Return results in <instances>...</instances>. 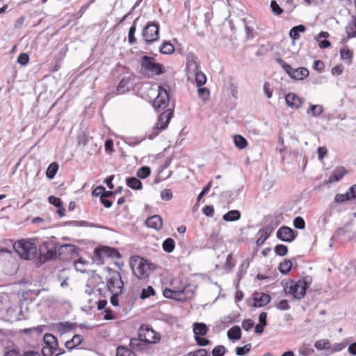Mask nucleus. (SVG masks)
I'll return each instance as SVG.
<instances>
[{
    "label": "nucleus",
    "instance_id": "680f3d73",
    "mask_svg": "<svg viewBox=\"0 0 356 356\" xmlns=\"http://www.w3.org/2000/svg\"><path fill=\"white\" fill-rule=\"evenodd\" d=\"M29 60V57L28 54L25 53H22L19 55L17 58V63L20 65H25L28 63Z\"/></svg>",
    "mask_w": 356,
    "mask_h": 356
},
{
    "label": "nucleus",
    "instance_id": "8fccbe9b",
    "mask_svg": "<svg viewBox=\"0 0 356 356\" xmlns=\"http://www.w3.org/2000/svg\"><path fill=\"white\" fill-rule=\"evenodd\" d=\"M270 8L273 13L275 15H280L282 13L283 10L280 5L275 0H272L270 2Z\"/></svg>",
    "mask_w": 356,
    "mask_h": 356
},
{
    "label": "nucleus",
    "instance_id": "69168bd1",
    "mask_svg": "<svg viewBox=\"0 0 356 356\" xmlns=\"http://www.w3.org/2000/svg\"><path fill=\"white\" fill-rule=\"evenodd\" d=\"M211 186V182H209L208 184L202 189L197 197V202H200V200L209 191Z\"/></svg>",
    "mask_w": 356,
    "mask_h": 356
},
{
    "label": "nucleus",
    "instance_id": "a878e982",
    "mask_svg": "<svg viewBox=\"0 0 356 356\" xmlns=\"http://www.w3.org/2000/svg\"><path fill=\"white\" fill-rule=\"evenodd\" d=\"M241 213L238 210H231L223 215L222 219L227 222H233L239 220Z\"/></svg>",
    "mask_w": 356,
    "mask_h": 356
},
{
    "label": "nucleus",
    "instance_id": "7c9ffc66",
    "mask_svg": "<svg viewBox=\"0 0 356 356\" xmlns=\"http://www.w3.org/2000/svg\"><path fill=\"white\" fill-rule=\"evenodd\" d=\"M234 143L238 149H243L248 145L246 139L241 135H236L234 137Z\"/></svg>",
    "mask_w": 356,
    "mask_h": 356
},
{
    "label": "nucleus",
    "instance_id": "4c0bfd02",
    "mask_svg": "<svg viewBox=\"0 0 356 356\" xmlns=\"http://www.w3.org/2000/svg\"><path fill=\"white\" fill-rule=\"evenodd\" d=\"M194 286L192 285H186L181 290L183 299L191 298L194 293Z\"/></svg>",
    "mask_w": 356,
    "mask_h": 356
},
{
    "label": "nucleus",
    "instance_id": "cd10ccee",
    "mask_svg": "<svg viewBox=\"0 0 356 356\" xmlns=\"http://www.w3.org/2000/svg\"><path fill=\"white\" fill-rule=\"evenodd\" d=\"M271 232H272V229L269 227H264V228L261 229L259 232V234H260V236L257 241V245L263 244L265 242V241L269 237Z\"/></svg>",
    "mask_w": 356,
    "mask_h": 356
},
{
    "label": "nucleus",
    "instance_id": "2f4dec72",
    "mask_svg": "<svg viewBox=\"0 0 356 356\" xmlns=\"http://www.w3.org/2000/svg\"><path fill=\"white\" fill-rule=\"evenodd\" d=\"M162 246L165 252L170 253L175 249V241L172 238H168L163 242Z\"/></svg>",
    "mask_w": 356,
    "mask_h": 356
},
{
    "label": "nucleus",
    "instance_id": "58836bf2",
    "mask_svg": "<svg viewBox=\"0 0 356 356\" xmlns=\"http://www.w3.org/2000/svg\"><path fill=\"white\" fill-rule=\"evenodd\" d=\"M88 261L84 260L82 258H80L74 261V265L77 271H79L82 273H84L86 271V268H80V266H88Z\"/></svg>",
    "mask_w": 356,
    "mask_h": 356
},
{
    "label": "nucleus",
    "instance_id": "c756f323",
    "mask_svg": "<svg viewBox=\"0 0 356 356\" xmlns=\"http://www.w3.org/2000/svg\"><path fill=\"white\" fill-rule=\"evenodd\" d=\"M58 170V164L56 162L51 163L47 168L46 176L49 179H52Z\"/></svg>",
    "mask_w": 356,
    "mask_h": 356
},
{
    "label": "nucleus",
    "instance_id": "5fc2aeb1",
    "mask_svg": "<svg viewBox=\"0 0 356 356\" xmlns=\"http://www.w3.org/2000/svg\"><path fill=\"white\" fill-rule=\"evenodd\" d=\"M184 356H209L208 352L205 349H198L195 351H191Z\"/></svg>",
    "mask_w": 356,
    "mask_h": 356
},
{
    "label": "nucleus",
    "instance_id": "39448f33",
    "mask_svg": "<svg viewBox=\"0 0 356 356\" xmlns=\"http://www.w3.org/2000/svg\"><path fill=\"white\" fill-rule=\"evenodd\" d=\"M130 266L133 273L138 279L148 276L150 265L143 258L138 256L134 257L130 262Z\"/></svg>",
    "mask_w": 356,
    "mask_h": 356
},
{
    "label": "nucleus",
    "instance_id": "13d9d810",
    "mask_svg": "<svg viewBox=\"0 0 356 356\" xmlns=\"http://www.w3.org/2000/svg\"><path fill=\"white\" fill-rule=\"evenodd\" d=\"M254 321L251 319H245L242 322V327L247 332H249L254 327Z\"/></svg>",
    "mask_w": 356,
    "mask_h": 356
},
{
    "label": "nucleus",
    "instance_id": "ddd939ff",
    "mask_svg": "<svg viewBox=\"0 0 356 356\" xmlns=\"http://www.w3.org/2000/svg\"><path fill=\"white\" fill-rule=\"evenodd\" d=\"M186 70L188 79L193 80L194 74L199 72L197 58L194 54H189L186 58Z\"/></svg>",
    "mask_w": 356,
    "mask_h": 356
},
{
    "label": "nucleus",
    "instance_id": "0eeeda50",
    "mask_svg": "<svg viewBox=\"0 0 356 356\" xmlns=\"http://www.w3.org/2000/svg\"><path fill=\"white\" fill-rule=\"evenodd\" d=\"M134 76L131 72L125 73L121 78L116 89L112 92V96L123 95L134 88Z\"/></svg>",
    "mask_w": 356,
    "mask_h": 356
},
{
    "label": "nucleus",
    "instance_id": "e2e57ef3",
    "mask_svg": "<svg viewBox=\"0 0 356 356\" xmlns=\"http://www.w3.org/2000/svg\"><path fill=\"white\" fill-rule=\"evenodd\" d=\"M340 53L341 58L343 60L350 59L353 56V52L349 49H343Z\"/></svg>",
    "mask_w": 356,
    "mask_h": 356
},
{
    "label": "nucleus",
    "instance_id": "864d4df0",
    "mask_svg": "<svg viewBox=\"0 0 356 356\" xmlns=\"http://www.w3.org/2000/svg\"><path fill=\"white\" fill-rule=\"evenodd\" d=\"M275 307L277 309L281 311H286L290 309V305L288 302V300L285 299L280 300L278 303L275 305Z\"/></svg>",
    "mask_w": 356,
    "mask_h": 356
},
{
    "label": "nucleus",
    "instance_id": "09e8293b",
    "mask_svg": "<svg viewBox=\"0 0 356 356\" xmlns=\"http://www.w3.org/2000/svg\"><path fill=\"white\" fill-rule=\"evenodd\" d=\"M56 351L57 348H51L47 346H43L42 348V353L44 356H54ZM61 353H58L54 356H58Z\"/></svg>",
    "mask_w": 356,
    "mask_h": 356
},
{
    "label": "nucleus",
    "instance_id": "e433bc0d",
    "mask_svg": "<svg viewBox=\"0 0 356 356\" xmlns=\"http://www.w3.org/2000/svg\"><path fill=\"white\" fill-rule=\"evenodd\" d=\"M292 267V263L290 260L286 259L279 265V270L282 274L288 273Z\"/></svg>",
    "mask_w": 356,
    "mask_h": 356
},
{
    "label": "nucleus",
    "instance_id": "393cba45",
    "mask_svg": "<svg viewBox=\"0 0 356 356\" xmlns=\"http://www.w3.org/2000/svg\"><path fill=\"white\" fill-rule=\"evenodd\" d=\"M227 337L230 340H238L241 338V330L238 325H234L227 331Z\"/></svg>",
    "mask_w": 356,
    "mask_h": 356
},
{
    "label": "nucleus",
    "instance_id": "7ed1b4c3",
    "mask_svg": "<svg viewBox=\"0 0 356 356\" xmlns=\"http://www.w3.org/2000/svg\"><path fill=\"white\" fill-rule=\"evenodd\" d=\"M13 247L19 257L25 260L33 259L37 253L36 245L31 241L19 240L14 244Z\"/></svg>",
    "mask_w": 356,
    "mask_h": 356
},
{
    "label": "nucleus",
    "instance_id": "9b49d317",
    "mask_svg": "<svg viewBox=\"0 0 356 356\" xmlns=\"http://www.w3.org/2000/svg\"><path fill=\"white\" fill-rule=\"evenodd\" d=\"M159 25L156 22L148 23L143 31V37L146 43H152L159 38Z\"/></svg>",
    "mask_w": 356,
    "mask_h": 356
},
{
    "label": "nucleus",
    "instance_id": "79ce46f5",
    "mask_svg": "<svg viewBox=\"0 0 356 356\" xmlns=\"http://www.w3.org/2000/svg\"><path fill=\"white\" fill-rule=\"evenodd\" d=\"M251 348L252 346L250 343H248L243 347H236V353L238 356H244L250 351Z\"/></svg>",
    "mask_w": 356,
    "mask_h": 356
},
{
    "label": "nucleus",
    "instance_id": "412c9836",
    "mask_svg": "<svg viewBox=\"0 0 356 356\" xmlns=\"http://www.w3.org/2000/svg\"><path fill=\"white\" fill-rule=\"evenodd\" d=\"M346 173L347 171L343 167H339L333 170L329 177L328 182L333 183L339 181Z\"/></svg>",
    "mask_w": 356,
    "mask_h": 356
},
{
    "label": "nucleus",
    "instance_id": "6e6d98bb",
    "mask_svg": "<svg viewBox=\"0 0 356 356\" xmlns=\"http://www.w3.org/2000/svg\"><path fill=\"white\" fill-rule=\"evenodd\" d=\"M161 197L163 200L169 201L172 198V192L170 189H164L161 192Z\"/></svg>",
    "mask_w": 356,
    "mask_h": 356
},
{
    "label": "nucleus",
    "instance_id": "3c124183",
    "mask_svg": "<svg viewBox=\"0 0 356 356\" xmlns=\"http://www.w3.org/2000/svg\"><path fill=\"white\" fill-rule=\"evenodd\" d=\"M293 224L296 228L299 229H302L305 227V220L300 216L296 217L293 220Z\"/></svg>",
    "mask_w": 356,
    "mask_h": 356
},
{
    "label": "nucleus",
    "instance_id": "72a5a7b5",
    "mask_svg": "<svg viewBox=\"0 0 356 356\" xmlns=\"http://www.w3.org/2000/svg\"><path fill=\"white\" fill-rule=\"evenodd\" d=\"M346 31L348 38H356V21L350 22L346 26Z\"/></svg>",
    "mask_w": 356,
    "mask_h": 356
},
{
    "label": "nucleus",
    "instance_id": "338daca9",
    "mask_svg": "<svg viewBox=\"0 0 356 356\" xmlns=\"http://www.w3.org/2000/svg\"><path fill=\"white\" fill-rule=\"evenodd\" d=\"M203 213L207 216H212L214 213V209L213 206L207 205L203 208Z\"/></svg>",
    "mask_w": 356,
    "mask_h": 356
},
{
    "label": "nucleus",
    "instance_id": "052dcab7",
    "mask_svg": "<svg viewBox=\"0 0 356 356\" xmlns=\"http://www.w3.org/2000/svg\"><path fill=\"white\" fill-rule=\"evenodd\" d=\"M48 200L50 204L54 205L57 208H60L63 205V202L60 199L54 195L49 196Z\"/></svg>",
    "mask_w": 356,
    "mask_h": 356
},
{
    "label": "nucleus",
    "instance_id": "2eb2a0df",
    "mask_svg": "<svg viewBox=\"0 0 356 356\" xmlns=\"http://www.w3.org/2000/svg\"><path fill=\"white\" fill-rule=\"evenodd\" d=\"M298 233L287 226H282L277 231V237L284 242H292L297 236Z\"/></svg>",
    "mask_w": 356,
    "mask_h": 356
},
{
    "label": "nucleus",
    "instance_id": "6ab92c4d",
    "mask_svg": "<svg viewBox=\"0 0 356 356\" xmlns=\"http://www.w3.org/2000/svg\"><path fill=\"white\" fill-rule=\"evenodd\" d=\"M147 227L159 230L163 225L162 218L159 215H154L148 218L145 221Z\"/></svg>",
    "mask_w": 356,
    "mask_h": 356
},
{
    "label": "nucleus",
    "instance_id": "c85d7f7f",
    "mask_svg": "<svg viewBox=\"0 0 356 356\" xmlns=\"http://www.w3.org/2000/svg\"><path fill=\"white\" fill-rule=\"evenodd\" d=\"M305 30L306 28L302 24L293 26L289 31V36L293 40H298L300 38L299 33H303Z\"/></svg>",
    "mask_w": 356,
    "mask_h": 356
},
{
    "label": "nucleus",
    "instance_id": "20e7f679",
    "mask_svg": "<svg viewBox=\"0 0 356 356\" xmlns=\"http://www.w3.org/2000/svg\"><path fill=\"white\" fill-rule=\"evenodd\" d=\"M142 70L151 75H160L165 72L161 64L156 62L155 58L147 55L143 56L140 60Z\"/></svg>",
    "mask_w": 356,
    "mask_h": 356
},
{
    "label": "nucleus",
    "instance_id": "bf43d9fd",
    "mask_svg": "<svg viewBox=\"0 0 356 356\" xmlns=\"http://www.w3.org/2000/svg\"><path fill=\"white\" fill-rule=\"evenodd\" d=\"M202 336H194L195 341L197 344L200 346H206L209 344L210 341L209 339L202 337Z\"/></svg>",
    "mask_w": 356,
    "mask_h": 356
},
{
    "label": "nucleus",
    "instance_id": "f03ea898",
    "mask_svg": "<svg viewBox=\"0 0 356 356\" xmlns=\"http://www.w3.org/2000/svg\"><path fill=\"white\" fill-rule=\"evenodd\" d=\"M311 277L307 276L298 281L291 280L286 283L284 291L285 294H291L293 298L301 300L306 295L307 288L312 284Z\"/></svg>",
    "mask_w": 356,
    "mask_h": 356
},
{
    "label": "nucleus",
    "instance_id": "b1692460",
    "mask_svg": "<svg viewBox=\"0 0 356 356\" xmlns=\"http://www.w3.org/2000/svg\"><path fill=\"white\" fill-rule=\"evenodd\" d=\"M323 112V107L320 104H310L307 110V114L309 116L317 118Z\"/></svg>",
    "mask_w": 356,
    "mask_h": 356
},
{
    "label": "nucleus",
    "instance_id": "aec40b11",
    "mask_svg": "<svg viewBox=\"0 0 356 356\" xmlns=\"http://www.w3.org/2000/svg\"><path fill=\"white\" fill-rule=\"evenodd\" d=\"M329 35L327 32L321 31L314 37V40L318 43V46L321 49H325L330 47L331 43L327 40Z\"/></svg>",
    "mask_w": 356,
    "mask_h": 356
},
{
    "label": "nucleus",
    "instance_id": "603ef678",
    "mask_svg": "<svg viewBox=\"0 0 356 356\" xmlns=\"http://www.w3.org/2000/svg\"><path fill=\"white\" fill-rule=\"evenodd\" d=\"M235 263L232 254H229L227 257L226 262L225 264V269L230 271L234 267Z\"/></svg>",
    "mask_w": 356,
    "mask_h": 356
},
{
    "label": "nucleus",
    "instance_id": "f704fd0d",
    "mask_svg": "<svg viewBox=\"0 0 356 356\" xmlns=\"http://www.w3.org/2000/svg\"><path fill=\"white\" fill-rule=\"evenodd\" d=\"M193 80L195 81L197 86L200 87L206 83L207 77L203 72L199 71L194 74Z\"/></svg>",
    "mask_w": 356,
    "mask_h": 356
},
{
    "label": "nucleus",
    "instance_id": "a18cd8bd",
    "mask_svg": "<svg viewBox=\"0 0 356 356\" xmlns=\"http://www.w3.org/2000/svg\"><path fill=\"white\" fill-rule=\"evenodd\" d=\"M314 346L320 350L327 349L330 347V342L327 339H321L315 342Z\"/></svg>",
    "mask_w": 356,
    "mask_h": 356
},
{
    "label": "nucleus",
    "instance_id": "c9c22d12",
    "mask_svg": "<svg viewBox=\"0 0 356 356\" xmlns=\"http://www.w3.org/2000/svg\"><path fill=\"white\" fill-rule=\"evenodd\" d=\"M116 356H136V355L131 349L119 346L116 350Z\"/></svg>",
    "mask_w": 356,
    "mask_h": 356
},
{
    "label": "nucleus",
    "instance_id": "a19ab883",
    "mask_svg": "<svg viewBox=\"0 0 356 356\" xmlns=\"http://www.w3.org/2000/svg\"><path fill=\"white\" fill-rule=\"evenodd\" d=\"M151 170L148 166H143L137 171V176L140 179H145L150 175Z\"/></svg>",
    "mask_w": 356,
    "mask_h": 356
},
{
    "label": "nucleus",
    "instance_id": "473e14b6",
    "mask_svg": "<svg viewBox=\"0 0 356 356\" xmlns=\"http://www.w3.org/2000/svg\"><path fill=\"white\" fill-rule=\"evenodd\" d=\"M159 49L160 52L163 54H170L175 51L173 45L169 42H163Z\"/></svg>",
    "mask_w": 356,
    "mask_h": 356
},
{
    "label": "nucleus",
    "instance_id": "ea45409f",
    "mask_svg": "<svg viewBox=\"0 0 356 356\" xmlns=\"http://www.w3.org/2000/svg\"><path fill=\"white\" fill-rule=\"evenodd\" d=\"M351 195L349 191H347L344 194H337L334 197V201L337 203L344 202L348 200H352Z\"/></svg>",
    "mask_w": 356,
    "mask_h": 356
},
{
    "label": "nucleus",
    "instance_id": "1a4fd4ad",
    "mask_svg": "<svg viewBox=\"0 0 356 356\" xmlns=\"http://www.w3.org/2000/svg\"><path fill=\"white\" fill-rule=\"evenodd\" d=\"M170 89L169 86L164 85L159 86L158 89V95L153 102V106L158 111L161 109L165 108L168 106L170 97L168 90Z\"/></svg>",
    "mask_w": 356,
    "mask_h": 356
},
{
    "label": "nucleus",
    "instance_id": "774afa93",
    "mask_svg": "<svg viewBox=\"0 0 356 356\" xmlns=\"http://www.w3.org/2000/svg\"><path fill=\"white\" fill-rule=\"evenodd\" d=\"M105 150L107 152L113 151V141L112 139H107L104 144Z\"/></svg>",
    "mask_w": 356,
    "mask_h": 356
},
{
    "label": "nucleus",
    "instance_id": "f3484780",
    "mask_svg": "<svg viewBox=\"0 0 356 356\" xmlns=\"http://www.w3.org/2000/svg\"><path fill=\"white\" fill-rule=\"evenodd\" d=\"M286 105L293 109H298L301 107L303 100L293 92H289L285 96Z\"/></svg>",
    "mask_w": 356,
    "mask_h": 356
},
{
    "label": "nucleus",
    "instance_id": "de8ad7c7",
    "mask_svg": "<svg viewBox=\"0 0 356 356\" xmlns=\"http://www.w3.org/2000/svg\"><path fill=\"white\" fill-rule=\"evenodd\" d=\"M155 293L154 289L152 286H149L147 289H143L140 293V298L141 299H146L151 296H154Z\"/></svg>",
    "mask_w": 356,
    "mask_h": 356
},
{
    "label": "nucleus",
    "instance_id": "a211bd4d",
    "mask_svg": "<svg viewBox=\"0 0 356 356\" xmlns=\"http://www.w3.org/2000/svg\"><path fill=\"white\" fill-rule=\"evenodd\" d=\"M271 298L270 295L264 293H255L253 296V306L262 307L270 302Z\"/></svg>",
    "mask_w": 356,
    "mask_h": 356
},
{
    "label": "nucleus",
    "instance_id": "49530a36",
    "mask_svg": "<svg viewBox=\"0 0 356 356\" xmlns=\"http://www.w3.org/2000/svg\"><path fill=\"white\" fill-rule=\"evenodd\" d=\"M274 250L276 254L283 257L287 254L288 248L285 245L279 244L275 247Z\"/></svg>",
    "mask_w": 356,
    "mask_h": 356
},
{
    "label": "nucleus",
    "instance_id": "f257e3e1",
    "mask_svg": "<svg viewBox=\"0 0 356 356\" xmlns=\"http://www.w3.org/2000/svg\"><path fill=\"white\" fill-rule=\"evenodd\" d=\"M160 341V334L147 326H141L138 338H132L129 346L133 350H143L149 344L156 343Z\"/></svg>",
    "mask_w": 356,
    "mask_h": 356
},
{
    "label": "nucleus",
    "instance_id": "c03bdc74",
    "mask_svg": "<svg viewBox=\"0 0 356 356\" xmlns=\"http://www.w3.org/2000/svg\"><path fill=\"white\" fill-rule=\"evenodd\" d=\"M136 31V26L135 23L129 28V33H128V40L130 44H133L136 42V39L135 38V33Z\"/></svg>",
    "mask_w": 356,
    "mask_h": 356
},
{
    "label": "nucleus",
    "instance_id": "423d86ee",
    "mask_svg": "<svg viewBox=\"0 0 356 356\" xmlns=\"http://www.w3.org/2000/svg\"><path fill=\"white\" fill-rule=\"evenodd\" d=\"M172 111L168 109L159 115L157 122L152 128V133L149 136V139L154 138L158 136L159 131L164 130L167 128L172 118Z\"/></svg>",
    "mask_w": 356,
    "mask_h": 356
},
{
    "label": "nucleus",
    "instance_id": "4be33fe9",
    "mask_svg": "<svg viewBox=\"0 0 356 356\" xmlns=\"http://www.w3.org/2000/svg\"><path fill=\"white\" fill-rule=\"evenodd\" d=\"M209 329L204 323H194L193 324V331L194 336H204L207 334Z\"/></svg>",
    "mask_w": 356,
    "mask_h": 356
},
{
    "label": "nucleus",
    "instance_id": "37998d69",
    "mask_svg": "<svg viewBox=\"0 0 356 356\" xmlns=\"http://www.w3.org/2000/svg\"><path fill=\"white\" fill-rule=\"evenodd\" d=\"M227 348L222 345H218L212 350V356H224Z\"/></svg>",
    "mask_w": 356,
    "mask_h": 356
},
{
    "label": "nucleus",
    "instance_id": "4d7b16f0",
    "mask_svg": "<svg viewBox=\"0 0 356 356\" xmlns=\"http://www.w3.org/2000/svg\"><path fill=\"white\" fill-rule=\"evenodd\" d=\"M197 92L199 97L202 99H207L209 97V90L207 88L199 87Z\"/></svg>",
    "mask_w": 356,
    "mask_h": 356
},
{
    "label": "nucleus",
    "instance_id": "0e129e2a",
    "mask_svg": "<svg viewBox=\"0 0 356 356\" xmlns=\"http://www.w3.org/2000/svg\"><path fill=\"white\" fill-rule=\"evenodd\" d=\"M264 92L268 98H271L273 96V90L269 83H265L263 87Z\"/></svg>",
    "mask_w": 356,
    "mask_h": 356
},
{
    "label": "nucleus",
    "instance_id": "6e6552de",
    "mask_svg": "<svg viewBox=\"0 0 356 356\" xmlns=\"http://www.w3.org/2000/svg\"><path fill=\"white\" fill-rule=\"evenodd\" d=\"M282 68L294 80H302L309 76V70L305 67L293 68L289 64L284 62L282 59H277Z\"/></svg>",
    "mask_w": 356,
    "mask_h": 356
},
{
    "label": "nucleus",
    "instance_id": "bb28decb",
    "mask_svg": "<svg viewBox=\"0 0 356 356\" xmlns=\"http://www.w3.org/2000/svg\"><path fill=\"white\" fill-rule=\"evenodd\" d=\"M127 185L133 190H140L143 188L142 182L137 178L128 177L126 180Z\"/></svg>",
    "mask_w": 356,
    "mask_h": 356
},
{
    "label": "nucleus",
    "instance_id": "dca6fc26",
    "mask_svg": "<svg viewBox=\"0 0 356 356\" xmlns=\"http://www.w3.org/2000/svg\"><path fill=\"white\" fill-rule=\"evenodd\" d=\"M58 250L56 251L52 244L49 243H44L43 246L40 249V253L44 257L45 261L54 259L56 257Z\"/></svg>",
    "mask_w": 356,
    "mask_h": 356
},
{
    "label": "nucleus",
    "instance_id": "4468645a",
    "mask_svg": "<svg viewBox=\"0 0 356 356\" xmlns=\"http://www.w3.org/2000/svg\"><path fill=\"white\" fill-rule=\"evenodd\" d=\"M95 254L99 258V263L102 264L104 262V257H111L113 259H120L121 257L120 252L116 249L109 247H104L99 250L96 249Z\"/></svg>",
    "mask_w": 356,
    "mask_h": 356
},
{
    "label": "nucleus",
    "instance_id": "f8f14e48",
    "mask_svg": "<svg viewBox=\"0 0 356 356\" xmlns=\"http://www.w3.org/2000/svg\"><path fill=\"white\" fill-rule=\"evenodd\" d=\"M58 253L60 259L68 261L76 256L77 248L72 244L63 245L58 248Z\"/></svg>",
    "mask_w": 356,
    "mask_h": 356
},
{
    "label": "nucleus",
    "instance_id": "5701e85b",
    "mask_svg": "<svg viewBox=\"0 0 356 356\" xmlns=\"http://www.w3.org/2000/svg\"><path fill=\"white\" fill-rule=\"evenodd\" d=\"M44 346H47L51 348H57L58 343L56 337L51 334H45L43 337Z\"/></svg>",
    "mask_w": 356,
    "mask_h": 356
},
{
    "label": "nucleus",
    "instance_id": "9d476101",
    "mask_svg": "<svg viewBox=\"0 0 356 356\" xmlns=\"http://www.w3.org/2000/svg\"><path fill=\"white\" fill-rule=\"evenodd\" d=\"M107 287L111 293H121L124 287V282L121 275L118 271H111L107 281Z\"/></svg>",
    "mask_w": 356,
    "mask_h": 356
}]
</instances>
